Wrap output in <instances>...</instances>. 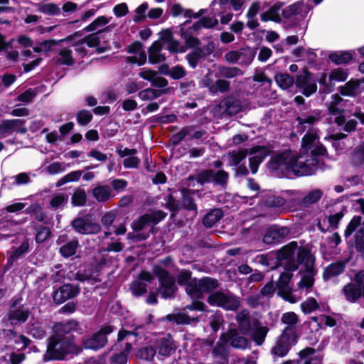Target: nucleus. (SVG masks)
Returning a JSON list of instances; mask_svg holds the SVG:
<instances>
[{
    "label": "nucleus",
    "mask_w": 364,
    "mask_h": 364,
    "mask_svg": "<svg viewBox=\"0 0 364 364\" xmlns=\"http://www.w3.org/2000/svg\"><path fill=\"white\" fill-rule=\"evenodd\" d=\"M53 332L48 339L44 360H63L68 356L77 355L82 352V348L75 343V333H83L78 321L72 318L65 322H57L53 326Z\"/></svg>",
    "instance_id": "obj_1"
},
{
    "label": "nucleus",
    "mask_w": 364,
    "mask_h": 364,
    "mask_svg": "<svg viewBox=\"0 0 364 364\" xmlns=\"http://www.w3.org/2000/svg\"><path fill=\"white\" fill-rule=\"evenodd\" d=\"M152 273L158 279L159 287L156 288V291L161 297L164 299H173L178 291L174 277L159 265L153 267Z\"/></svg>",
    "instance_id": "obj_2"
},
{
    "label": "nucleus",
    "mask_w": 364,
    "mask_h": 364,
    "mask_svg": "<svg viewBox=\"0 0 364 364\" xmlns=\"http://www.w3.org/2000/svg\"><path fill=\"white\" fill-rule=\"evenodd\" d=\"M188 181H196L198 184L204 186L212 183L215 186H219L225 190L229 180V173L220 169L215 171L212 168L203 169L196 174H191L187 178Z\"/></svg>",
    "instance_id": "obj_3"
},
{
    "label": "nucleus",
    "mask_w": 364,
    "mask_h": 364,
    "mask_svg": "<svg viewBox=\"0 0 364 364\" xmlns=\"http://www.w3.org/2000/svg\"><path fill=\"white\" fill-rule=\"evenodd\" d=\"M316 264V257L312 254L308 245L298 246L296 249V259L291 261L287 266V272H294L299 269V265H304L306 273H314Z\"/></svg>",
    "instance_id": "obj_4"
},
{
    "label": "nucleus",
    "mask_w": 364,
    "mask_h": 364,
    "mask_svg": "<svg viewBox=\"0 0 364 364\" xmlns=\"http://www.w3.org/2000/svg\"><path fill=\"white\" fill-rule=\"evenodd\" d=\"M220 283L216 278L203 277L200 279L193 277V284L188 287L191 299H203L204 294H213L219 287Z\"/></svg>",
    "instance_id": "obj_5"
},
{
    "label": "nucleus",
    "mask_w": 364,
    "mask_h": 364,
    "mask_svg": "<svg viewBox=\"0 0 364 364\" xmlns=\"http://www.w3.org/2000/svg\"><path fill=\"white\" fill-rule=\"evenodd\" d=\"M167 213L162 210H156L150 213H144L133 220L131 228L134 232L141 231L146 227H150V232L155 233L154 226L164 220Z\"/></svg>",
    "instance_id": "obj_6"
},
{
    "label": "nucleus",
    "mask_w": 364,
    "mask_h": 364,
    "mask_svg": "<svg viewBox=\"0 0 364 364\" xmlns=\"http://www.w3.org/2000/svg\"><path fill=\"white\" fill-rule=\"evenodd\" d=\"M206 301L211 306L222 308L226 311H236L240 306L239 297L233 294L216 291L207 297Z\"/></svg>",
    "instance_id": "obj_7"
},
{
    "label": "nucleus",
    "mask_w": 364,
    "mask_h": 364,
    "mask_svg": "<svg viewBox=\"0 0 364 364\" xmlns=\"http://www.w3.org/2000/svg\"><path fill=\"white\" fill-rule=\"evenodd\" d=\"M114 331V326L106 324L90 337L83 338L82 346L85 349L98 350L103 348L108 343L107 336Z\"/></svg>",
    "instance_id": "obj_8"
},
{
    "label": "nucleus",
    "mask_w": 364,
    "mask_h": 364,
    "mask_svg": "<svg viewBox=\"0 0 364 364\" xmlns=\"http://www.w3.org/2000/svg\"><path fill=\"white\" fill-rule=\"evenodd\" d=\"M342 292L350 303H356L361 298L364 299V270L358 271L354 276V282L346 284Z\"/></svg>",
    "instance_id": "obj_9"
},
{
    "label": "nucleus",
    "mask_w": 364,
    "mask_h": 364,
    "mask_svg": "<svg viewBox=\"0 0 364 364\" xmlns=\"http://www.w3.org/2000/svg\"><path fill=\"white\" fill-rule=\"evenodd\" d=\"M70 226L75 232L79 235H95L102 228L98 223L93 221L90 214L78 215L70 223Z\"/></svg>",
    "instance_id": "obj_10"
},
{
    "label": "nucleus",
    "mask_w": 364,
    "mask_h": 364,
    "mask_svg": "<svg viewBox=\"0 0 364 364\" xmlns=\"http://www.w3.org/2000/svg\"><path fill=\"white\" fill-rule=\"evenodd\" d=\"M291 161L289 165L291 168V173L297 178L314 175L319 168V161L317 159L300 162L297 157L293 156Z\"/></svg>",
    "instance_id": "obj_11"
},
{
    "label": "nucleus",
    "mask_w": 364,
    "mask_h": 364,
    "mask_svg": "<svg viewBox=\"0 0 364 364\" xmlns=\"http://www.w3.org/2000/svg\"><path fill=\"white\" fill-rule=\"evenodd\" d=\"M313 73L308 68H304L302 73L296 75L294 85L302 95L309 97L316 92L317 85L315 80H312Z\"/></svg>",
    "instance_id": "obj_12"
},
{
    "label": "nucleus",
    "mask_w": 364,
    "mask_h": 364,
    "mask_svg": "<svg viewBox=\"0 0 364 364\" xmlns=\"http://www.w3.org/2000/svg\"><path fill=\"white\" fill-rule=\"evenodd\" d=\"M78 284L65 283L55 289L52 293L53 301L55 305H60L70 299L76 298L80 294Z\"/></svg>",
    "instance_id": "obj_13"
},
{
    "label": "nucleus",
    "mask_w": 364,
    "mask_h": 364,
    "mask_svg": "<svg viewBox=\"0 0 364 364\" xmlns=\"http://www.w3.org/2000/svg\"><path fill=\"white\" fill-rule=\"evenodd\" d=\"M290 233V229L286 226L273 224L267 227L262 242L269 245L281 243Z\"/></svg>",
    "instance_id": "obj_14"
},
{
    "label": "nucleus",
    "mask_w": 364,
    "mask_h": 364,
    "mask_svg": "<svg viewBox=\"0 0 364 364\" xmlns=\"http://www.w3.org/2000/svg\"><path fill=\"white\" fill-rule=\"evenodd\" d=\"M293 156L290 151H283L272 156L268 162L269 168L274 171H281L284 176L288 177L291 174L289 165Z\"/></svg>",
    "instance_id": "obj_15"
},
{
    "label": "nucleus",
    "mask_w": 364,
    "mask_h": 364,
    "mask_svg": "<svg viewBox=\"0 0 364 364\" xmlns=\"http://www.w3.org/2000/svg\"><path fill=\"white\" fill-rule=\"evenodd\" d=\"M293 274L291 272L285 271L284 272H282L276 282L275 287L277 289V294L279 296L282 298L284 301L294 304L296 302V299L292 294V289L289 286Z\"/></svg>",
    "instance_id": "obj_16"
},
{
    "label": "nucleus",
    "mask_w": 364,
    "mask_h": 364,
    "mask_svg": "<svg viewBox=\"0 0 364 364\" xmlns=\"http://www.w3.org/2000/svg\"><path fill=\"white\" fill-rule=\"evenodd\" d=\"M297 247V242L291 241L279 249L276 252V266L283 265L284 270L287 271L288 264L291 261H294V255Z\"/></svg>",
    "instance_id": "obj_17"
},
{
    "label": "nucleus",
    "mask_w": 364,
    "mask_h": 364,
    "mask_svg": "<svg viewBox=\"0 0 364 364\" xmlns=\"http://www.w3.org/2000/svg\"><path fill=\"white\" fill-rule=\"evenodd\" d=\"M220 341L230 343V345L237 349H245L248 345L247 339L243 336H240L238 330L236 328H230L227 332H223L220 336Z\"/></svg>",
    "instance_id": "obj_18"
},
{
    "label": "nucleus",
    "mask_w": 364,
    "mask_h": 364,
    "mask_svg": "<svg viewBox=\"0 0 364 364\" xmlns=\"http://www.w3.org/2000/svg\"><path fill=\"white\" fill-rule=\"evenodd\" d=\"M31 314L29 309H24L23 305L15 309H9L6 313V318L10 326L14 328L25 323Z\"/></svg>",
    "instance_id": "obj_19"
},
{
    "label": "nucleus",
    "mask_w": 364,
    "mask_h": 364,
    "mask_svg": "<svg viewBox=\"0 0 364 364\" xmlns=\"http://www.w3.org/2000/svg\"><path fill=\"white\" fill-rule=\"evenodd\" d=\"M180 192L181 194V208L187 211L193 212V215L196 216L198 214V206L194 199V195L198 191L182 188Z\"/></svg>",
    "instance_id": "obj_20"
},
{
    "label": "nucleus",
    "mask_w": 364,
    "mask_h": 364,
    "mask_svg": "<svg viewBox=\"0 0 364 364\" xmlns=\"http://www.w3.org/2000/svg\"><path fill=\"white\" fill-rule=\"evenodd\" d=\"M166 321L176 323L177 325H190L191 323L199 322L198 317H190L187 314L181 312L169 314L164 317L157 318L158 322H164Z\"/></svg>",
    "instance_id": "obj_21"
},
{
    "label": "nucleus",
    "mask_w": 364,
    "mask_h": 364,
    "mask_svg": "<svg viewBox=\"0 0 364 364\" xmlns=\"http://www.w3.org/2000/svg\"><path fill=\"white\" fill-rule=\"evenodd\" d=\"M364 83V79H350L344 85L339 86L338 90L344 97H355L358 93L360 85Z\"/></svg>",
    "instance_id": "obj_22"
},
{
    "label": "nucleus",
    "mask_w": 364,
    "mask_h": 364,
    "mask_svg": "<svg viewBox=\"0 0 364 364\" xmlns=\"http://www.w3.org/2000/svg\"><path fill=\"white\" fill-rule=\"evenodd\" d=\"M220 107L224 108L225 113L228 116H233L239 113L242 105L240 100L233 96L225 97L220 103Z\"/></svg>",
    "instance_id": "obj_23"
},
{
    "label": "nucleus",
    "mask_w": 364,
    "mask_h": 364,
    "mask_svg": "<svg viewBox=\"0 0 364 364\" xmlns=\"http://www.w3.org/2000/svg\"><path fill=\"white\" fill-rule=\"evenodd\" d=\"M240 332L244 335H249L252 331V321L247 310L241 311L236 316Z\"/></svg>",
    "instance_id": "obj_24"
},
{
    "label": "nucleus",
    "mask_w": 364,
    "mask_h": 364,
    "mask_svg": "<svg viewBox=\"0 0 364 364\" xmlns=\"http://www.w3.org/2000/svg\"><path fill=\"white\" fill-rule=\"evenodd\" d=\"M110 30V26H107L105 28L99 30L95 33L87 35L83 38L75 43L73 46H79L85 43L89 48L97 47L101 42L99 35L103 32L109 31Z\"/></svg>",
    "instance_id": "obj_25"
},
{
    "label": "nucleus",
    "mask_w": 364,
    "mask_h": 364,
    "mask_svg": "<svg viewBox=\"0 0 364 364\" xmlns=\"http://www.w3.org/2000/svg\"><path fill=\"white\" fill-rule=\"evenodd\" d=\"M261 322L257 318H253L252 325L255 330L252 333V338L257 346H261L265 340L267 334L269 331L267 326H261Z\"/></svg>",
    "instance_id": "obj_26"
},
{
    "label": "nucleus",
    "mask_w": 364,
    "mask_h": 364,
    "mask_svg": "<svg viewBox=\"0 0 364 364\" xmlns=\"http://www.w3.org/2000/svg\"><path fill=\"white\" fill-rule=\"evenodd\" d=\"M345 267L346 264L341 260L330 264L323 272V280L327 281L332 277L341 274L344 272Z\"/></svg>",
    "instance_id": "obj_27"
},
{
    "label": "nucleus",
    "mask_w": 364,
    "mask_h": 364,
    "mask_svg": "<svg viewBox=\"0 0 364 364\" xmlns=\"http://www.w3.org/2000/svg\"><path fill=\"white\" fill-rule=\"evenodd\" d=\"M328 59L336 65L348 64L353 60V53L350 50H337L328 55Z\"/></svg>",
    "instance_id": "obj_28"
},
{
    "label": "nucleus",
    "mask_w": 364,
    "mask_h": 364,
    "mask_svg": "<svg viewBox=\"0 0 364 364\" xmlns=\"http://www.w3.org/2000/svg\"><path fill=\"white\" fill-rule=\"evenodd\" d=\"M224 215L221 208H216L211 209L203 218L202 223L204 227L210 228L215 225Z\"/></svg>",
    "instance_id": "obj_29"
},
{
    "label": "nucleus",
    "mask_w": 364,
    "mask_h": 364,
    "mask_svg": "<svg viewBox=\"0 0 364 364\" xmlns=\"http://www.w3.org/2000/svg\"><path fill=\"white\" fill-rule=\"evenodd\" d=\"M286 203V200L279 196H275L269 193L262 196L260 204L267 208H280Z\"/></svg>",
    "instance_id": "obj_30"
},
{
    "label": "nucleus",
    "mask_w": 364,
    "mask_h": 364,
    "mask_svg": "<svg viewBox=\"0 0 364 364\" xmlns=\"http://www.w3.org/2000/svg\"><path fill=\"white\" fill-rule=\"evenodd\" d=\"M299 338L297 331L291 330L289 328H284L278 337L282 343L287 345L291 348L298 343Z\"/></svg>",
    "instance_id": "obj_31"
},
{
    "label": "nucleus",
    "mask_w": 364,
    "mask_h": 364,
    "mask_svg": "<svg viewBox=\"0 0 364 364\" xmlns=\"http://www.w3.org/2000/svg\"><path fill=\"white\" fill-rule=\"evenodd\" d=\"M176 282L180 287H185V291L190 296L188 287L191 284H193V277H192V272L189 269H181L176 276Z\"/></svg>",
    "instance_id": "obj_32"
},
{
    "label": "nucleus",
    "mask_w": 364,
    "mask_h": 364,
    "mask_svg": "<svg viewBox=\"0 0 364 364\" xmlns=\"http://www.w3.org/2000/svg\"><path fill=\"white\" fill-rule=\"evenodd\" d=\"M312 112L314 115H309L306 118H302L298 116L296 118V121L298 122L297 131L299 132H303L305 131V127L304 126V124L313 125L321 119V111L319 109H314Z\"/></svg>",
    "instance_id": "obj_33"
},
{
    "label": "nucleus",
    "mask_w": 364,
    "mask_h": 364,
    "mask_svg": "<svg viewBox=\"0 0 364 364\" xmlns=\"http://www.w3.org/2000/svg\"><path fill=\"white\" fill-rule=\"evenodd\" d=\"M176 349L174 341L170 338H161L158 345L159 353L165 357H168L175 353Z\"/></svg>",
    "instance_id": "obj_34"
},
{
    "label": "nucleus",
    "mask_w": 364,
    "mask_h": 364,
    "mask_svg": "<svg viewBox=\"0 0 364 364\" xmlns=\"http://www.w3.org/2000/svg\"><path fill=\"white\" fill-rule=\"evenodd\" d=\"M23 213L33 216L34 218L38 222H43L46 224L48 223L45 221L47 215L46 212L43 211L41 205L38 203L31 204L24 210Z\"/></svg>",
    "instance_id": "obj_35"
},
{
    "label": "nucleus",
    "mask_w": 364,
    "mask_h": 364,
    "mask_svg": "<svg viewBox=\"0 0 364 364\" xmlns=\"http://www.w3.org/2000/svg\"><path fill=\"white\" fill-rule=\"evenodd\" d=\"M93 197L100 203L107 201L111 197V188L107 185H99L92 189Z\"/></svg>",
    "instance_id": "obj_36"
},
{
    "label": "nucleus",
    "mask_w": 364,
    "mask_h": 364,
    "mask_svg": "<svg viewBox=\"0 0 364 364\" xmlns=\"http://www.w3.org/2000/svg\"><path fill=\"white\" fill-rule=\"evenodd\" d=\"M78 247V240L77 239L73 240L64 244L59 248V254L63 258H69L76 254Z\"/></svg>",
    "instance_id": "obj_37"
},
{
    "label": "nucleus",
    "mask_w": 364,
    "mask_h": 364,
    "mask_svg": "<svg viewBox=\"0 0 364 364\" xmlns=\"http://www.w3.org/2000/svg\"><path fill=\"white\" fill-rule=\"evenodd\" d=\"M180 36L185 41V45L187 48H200L201 43L200 39L197 37L193 36L192 33L186 30L185 28H181L180 31Z\"/></svg>",
    "instance_id": "obj_38"
},
{
    "label": "nucleus",
    "mask_w": 364,
    "mask_h": 364,
    "mask_svg": "<svg viewBox=\"0 0 364 364\" xmlns=\"http://www.w3.org/2000/svg\"><path fill=\"white\" fill-rule=\"evenodd\" d=\"M274 80L278 86L282 90H287L290 88L294 83V77L287 73H276L274 75Z\"/></svg>",
    "instance_id": "obj_39"
},
{
    "label": "nucleus",
    "mask_w": 364,
    "mask_h": 364,
    "mask_svg": "<svg viewBox=\"0 0 364 364\" xmlns=\"http://www.w3.org/2000/svg\"><path fill=\"white\" fill-rule=\"evenodd\" d=\"M304 6L303 1H296L284 9L282 11V15L284 18L289 19L292 16L301 14Z\"/></svg>",
    "instance_id": "obj_40"
},
{
    "label": "nucleus",
    "mask_w": 364,
    "mask_h": 364,
    "mask_svg": "<svg viewBox=\"0 0 364 364\" xmlns=\"http://www.w3.org/2000/svg\"><path fill=\"white\" fill-rule=\"evenodd\" d=\"M38 7L37 11L50 16H58L60 14V9L55 3L35 4Z\"/></svg>",
    "instance_id": "obj_41"
},
{
    "label": "nucleus",
    "mask_w": 364,
    "mask_h": 364,
    "mask_svg": "<svg viewBox=\"0 0 364 364\" xmlns=\"http://www.w3.org/2000/svg\"><path fill=\"white\" fill-rule=\"evenodd\" d=\"M281 322L286 325L285 328H289L291 330H296L299 317L294 311L285 312L282 315Z\"/></svg>",
    "instance_id": "obj_42"
},
{
    "label": "nucleus",
    "mask_w": 364,
    "mask_h": 364,
    "mask_svg": "<svg viewBox=\"0 0 364 364\" xmlns=\"http://www.w3.org/2000/svg\"><path fill=\"white\" fill-rule=\"evenodd\" d=\"M164 200L166 201L165 208L171 212L170 218H173L180 210L179 201L176 199L173 194L166 196Z\"/></svg>",
    "instance_id": "obj_43"
},
{
    "label": "nucleus",
    "mask_w": 364,
    "mask_h": 364,
    "mask_svg": "<svg viewBox=\"0 0 364 364\" xmlns=\"http://www.w3.org/2000/svg\"><path fill=\"white\" fill-rule=\"evenodd\" d=\"M257 50L256 48H252L249 46L241 48L240 50V58H242L240 64L245 66L250 65L255 57Z\"/></svg>",
    "instance_id": "obj_44"
},
{
    "label": "nucleus",
    "mask_w": 364,
    "mask_h": 364,
    "mask_svg": "<svg viewBox=\"0 0 364 364\" xmlns=\"http://www.w3.org/2000/svg\"><path fill=\"white\" fill-rule=\"evenodd\" d=\"M205 56V53L203 50L201 48H198L186 55V59L190 67L195 69L198 66L199 60Z\"/></svg>",
    "instance_id": "obj_45"
},
{
    "label": "nucleus",
    "mask_w": 364,
    "mask_h": 364,
    "mask_svg": "<svg viewBox=\"0 0 364 364\" xmlns=\"http://www.w3.org/2000/svg\"><path fill=\"white\" fill-rule=\"evenodd\" d=\"M129 290L132 295L140 297L147 292V284L139 280H134L129 285Z\"/></svg>",
    "instance_id": "obj_46"
},
{
    "label": "nucleus",
    "mask_w": 364,
    "mask_h": 364,
    "mask_svg": "<svg viewBox=\"0 0 364 364\" xmlns=\"http://www.w3.org/2000/svg\"><path fill=\"white\" fill-rule=\"evenodd\" d=\"M219 73L223 77L231 79L237 76L243 75L244 72L237 67L220 66Z\"/></svg>",
    "instance_id": "obj_47"
},
{
    "label": "nucleus",
    "mask_w": 364,
    "mask_h": 364,
    "mask_svg": "<svg viewBox=\"0 0 364 364\" xmlns=\"http://www.w3.org/2000/svg\"><path fill=\"white\" fill-rule=\"evenodd\" d=\"M193 129V126H186L183 127L178 132L173 134L170 139L171 144L173 146L179 144L186 136L190 135Z\"/></svg>",
    "instance_id": "obj_48"
},
{
    "label": "nucleus",
    "mask_w": 364,
    "mask_h": 364,
    "mask_svg": "<svg viewBox=\"0 0 364 364\" xmlns=\"http://www.w3.org/2000/svg\"><path fill=\"white\" fill-rule=\"evenodd\" d=\"M86 201L87 195L84 189L76 190L71 197V203L73 206H84L86 204Z\"/></svg>",
    "instance_id": "obj_49"
},
{
    "label": "nucleus",
    "mask_w": 364,
    "mask_h": 364,
    "mask_svg": "<svg viewBox=\"0 0 364 364\" xmlns=\"http://www.w3.org/2000/svg\"><path fill=\"white\" fill-rule=\"evenodd\" d=\"M348 77V70H345L341 68H338L331 70L328 75V80L330 82L333 80L338 82H344L347 80Z\"/></svg>",
    "instance_id": "obj_50"
},
{
    "label": "nucleus",
    "mask_w": 364,
    "mask_h": 364,
    "mask_svg": "<svg viewBox=\"0 0 364 364\" xmlns=\"http://www.w3.org/2000/svg\"><path fill=\"white\" fill-rule=\"evenodd\" d=\"M230 89V82L224 79H218L215 81V84L210 87V91L215 94L218 92L221 93L227 92Z\"/></svg>",
    "instance_id": "obj_51"
},
{
    "label": "nucleus",
    "mask_w": 364,
    "mask_h": 364,
    "mask_svg": "<svg viewBox=\"0 0 364 364\" xmlns=\"http://www.w3.org/2000/svg\"><path fill=\"white\" fill-rule=\"evenodd\" d=\"M323 192L321 190L315 189L304 196L302 198L301 203L305 206L316 203L321 198Z\"/></svg>",
    "instance_id": "obj_52"
},
{
    "label": "nucleus",
    "mask_w": 364,
    "mask_h": 364,
    "mask_svg": "<svg viewBox=\"0 0 364 364\" xmlns=\"http://www.w3.org/2000/svg\"><path fill=\"white\" fill-rule=\"evenodd\" d=\"M291 348L284 343H282L280 340L277 339L275 345L271 350V353L274 356L283 358L288 354Z\"/></svg>",
    "instance_id": "obj_53"
},
{
    "label": "nucleus",
    "mask_w": 364,
    "mask_h": 364,
    "mask_svg": "<svg viewBox=\"0 0 364 364\" xmlns=\"http://www.w3.org/2000/svg\"><path fill=\"white\" fill-rule=\"evenodd\" d=\"M37 232L36 234L35 240L38 244H42L50 237L52 232L48 227L40 225L36 228Z\"/></svg>",
    "instance_id": "obj_54"
},
{
    "label": "nucleus",
    "mask_w": 364,
    "mask_h": 364,
    "mask_svg": "<svg viewBox=\"0 0 364 364\" xmlns=\"http://www.w3.org/2000/svg\"><path fill=\"white\" fill-rule=\"evenodd\" d=\"M60 58L58 62L64 65H72L74 63V59L72 55V50L68 48H63L58 53Z\"/></svg>",
    "instance_id": "obj_55"
},
{
    "label": "nucleus",
    "mask_w": 364,
    "mask_h": 364,
    "mask_svg": "<svg viewBox=\"0 0 364 364\" xmlns=\"http://www.w3.org/2000/svg\"><path fill=\"white\" fill-rule=\"evenodd\" d=\"M228 156L230 157V165L237 166L247 157V152L242 149L238 151H230Z\"/></svg>",
    "instance_id": "obj_56"
},
{
    "label": "nucleus",
    "mask_w": 364,
    "mask_h": 364,
    "mask_svg": "<svg viewBox=\"0 0 364 364\" xmlns=\"http://www.w3.org/2000/svg\"><path fill=\"white\" fill-rule=\"evenodd\" d=\"M92 119V114L87 109H81L76 114V121L80 126H87Z\"/></svg>",
    "instance_id": "obj_57"
},
{
    "label": "nucleus",
    "mask_w": 364,
    "mask_h": 364,
    "mask_svg": "<svg viewBox=\"0 0 364 364\" xmlns=\"http://www.w3.org/2000/svg\"><path fill=\"white\" fill-rule=\"evenodd\" d=\"M301 311L308 314L319 309L318 303L314 297H309L306 301L301 304Z\"/></svg>",
    "instance_id": "obj_58"
},
{
    "label": "nucleus",
    "mask_w": 364,
    "mask_h": 364,
    "mask_svg": "<svg viewBox=\"0 0 364 364\" xmlns=\"http://www.w3.org/2000/svg\"><path fill=\"white\" fill-rule=\"evenodd\" d=\"M156 354L155 349L151 346H146L141 348L136 353V357L139 359H143L147 361L153 360Z\"/></svg>",
    "instance_id": "obj_59"
},
{
    "label": "nucleus",
    "mask_w": 364,
    "mask_h": 364,
    "mask_svg": "<svg viewBox=\"0 0 364 364\" xmlns=\"http://www.w3.org/2000/svg\"><path fill=\"white\" fill-rule=\"evenodd\" d=\"M27 333L34 338L39 340L43 339L46 336V330L44 327L38 323H32Z\"/></svg>",
    "instance_id": "obj_60"
},
{
    "label": "nucleus",
    "mask_w": 364,
    "mask_h": 364,
    "mask_svg": "<svg viewBox=\"0 0 364 364\" xmlns=\"http://www.w3.org/2000/svg\"><path fill=\"white\" fill-rule=\"evenodd\" d=\"M361 220L362 217L360 215H355L353 217L345 230L344 236L346 238L350 237L356 230L360 225Z\"/></svg>",
    "instance_id": "obj_61"
},
{
    "label": "nucleus",
    "mask_w": 364,
    "mask_h": 364,
    "mask_svg": "<svg viewBox=\"0 0 364 364\" xmlns=\"http://www.w3.org/2000/svg\"><path fill=\"white\" fill-rule=\"evenodd\" d=\"M225 320L223 314L217 311L210 317V326L214 333H217L220 326L224 323Z\"/></svg>",
    "instance_id": "obj_62"
},
{
    "label": "nucleus",
    "mask_w": 364,
    "mask_h": 364,
    "mask_svg": "<svg viewBox=\"0 0 364 364\" xmlns=\"http://www.w3.org/2000/svg\"><path fill=\"white\" fill-rule=\"evenodd\" d=\"M355 247L358 252L364 253V223L354 235Z\"/></svg>",
    "instance_id": "obj_63"
},
{
    "label": "nucleus",
    "mask_w": 364,
    "mask_h": 364,
    "mask_svg": "<svg viewBox=\"0 0 364 364\" xmlns=\"http://www.w3.org/2000/svg\"><path fill=\"white\" fill-rule=\"evenodd\" d=\"M161 94V92L152 88H146L138 93L139 97L144 101L154 100L158 98Z\"/></svg>",
    "instance_id": "obj_64"
}]
</instances>
